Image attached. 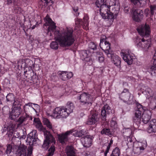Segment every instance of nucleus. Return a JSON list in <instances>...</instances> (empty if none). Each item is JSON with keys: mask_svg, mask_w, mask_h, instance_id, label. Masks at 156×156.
<instances>
[{"mask_svg": "<svg viewBox=\"0 0 156 156\" xmlns=\"http://www.w3.org/2000/svg\"><path fill=\"white\" fill-rule=\"evenodd\" d=\"M46 22L45 25L48 26V33L54 32L55 38L59 43L60 46L66 47L70 46L74 43L75 38L72 29L67 28L66 30H59L56 29L55 23L47 15L45 17Z\"/></svg>", "mask_w": 156, "mask_h": 156, "instance_id": "obj_1", "label": "nucleus"}, {"mask_svg": "<svg viewBox=\"0 0 156 156\" xmlns=\"http://www.w3.org/2000/svg\"><path fill=\"white\" fill-rule=\"evenodd\" d=\"M106 5L108 8L107 14L108 25L111 26L119 12V0H106Z\"/></svg>", "mask_w": 156, "mask_h": 156, "instance_id": "obj_2", "label": "nucleus"}, {"mask_svg": "<svg viewBox=\"0 0 156 156\" xmlns=\"http://www.w3.org/2000/svg\"><path fill=\"white\" fill-rule=\"evenodd\" d=\"M27 147L23 144L21 145L18 147L16 154L13 153L12 146L9 144L7 145L5 153L8 156H26Z\"/></svg>", "mask_w": 156, "mask_h": 156, "instance_id": "obj_3", "label": "nucleus"}, {"mask_svg": "<svg viewBox=\"0 0 156 156\" xmlns=\"http://www.w3.org/2000/svg\"><path fill=\"white\" fill-rule=\"evenodd\" d=\"M146 98L149 102V106L152 109L156 108V92H154L150 88H145Z\"/></svg>", "mask_w": 156, "mask_h": 156, "instance_id": "obj_4", "label": "nucleus"}, {"mask_svg": "<svg viewBox=\"0 0 156 156\" xmlns=\"http://www.w3.org/2000/svg\"><path fill=\"white\" fill-rule=\"evenodd\" d=\"M146 37H137L135 41L136 46L144 51H147L151 46V41L150 39H146Z\"/></svg>", "mask_w": 156, "mask_h": 156, "instance_id": "obj_5", "label": "nucleus"}, {"mask_svg": "<svg viewBox=\"0 0 156 156\" xmlns=\"http://www.w3.org/2000/svg\"><path fill=\"white\" fill-rule=\"evenodd\" d=\"M77 98L82 105L87 107L90 106L93 102L92 98L88 93L83 92L79 94Z\"/></svg>", "mask_w": 156, "mask_h": 156, "instance_id": "obj_6", "label": "nucleus"}, {"mask_svg": "<svg viewBox=\"0 0 156 156\" xmlns=\"http://www.w3.org/2000/svg\"><path fill=\"white\" fill-rule=\"evenodd\" d=\"M105 0H97L95 4L97 7L100 8L99 9L100 15L102 18L105 19H108V8L106 5Z\"/></svg>", "mask_w": 156, "mask_h": 156, "instance_id": "obj_7", "label": "nucleus"}, {"mask_svg": "<svg viewBox=\"0 0 156 156\" xmlns=\"http://www.w3.org/2000/svg\"><path fill=\"white\" fill-rule=\"evenodd\" d=\"M69 115L66 108L63 106L57 107L53 110V116L54 118H66Z\"/></svg>", "mask_w": 156, "mask_h": 156, "instance_id": "obj_8", "label": "nucleus"}, {"mask_svg": "<svg viewBox=\"0 0 156 156\" xmlns=\"http://www.w3.org/2000/svg\"><path fill=\"white\" fill-rule=\"evenodd\" d=\"M119 98L124 102L128 104H132L134 102L133 96L126 89H124L121 93Z\"/></svg>", "mask_w": 156, "mask_h": 156, "instance_id": "obj_9", "label": "nucleus"}, {"mask_svg": "<svg viewBox=\"0 0 156 156\" xmlns=\"http://www.w3.org/2000/svg\"><path fill=\"white\" fill-rule=\"evenodd\" d=\"M44 136L45 139L42 147L45 150H47L49 147V144L52 143L51 146H54V144L55 143V138L49 132H45Z\"/></svg>", "mask_w": 156, "mask_h": 156, "instance_id": "obj_10", "label": "nucleus"}, {"mask_svg": "<svg viewBox=\"0 0 156 156\" xmlns=\"http://www.w3.org/2000/svg\"><path fill=\"white\" fill-rule=\"evenodd\" d=\"M121 56L123 59L128 64H132L133 58V54L131 53L129 50H122L120 53Z\"/></svg>", "mask_w": 156, "mask_h": 156, "instance_id": "obj_11", "label": "nucleus"}, {"mask_svg": "<svg viewBox=\"0 0 156 156\" xmlns=\"http://www.w3.org/2000/svg\"><path fill=\"white\" fill-rule=\"evenodd\" d=\"M139 34L143 37H147L150 33L149 26L145 24L139 27L137 29Z\"/></svg>", "mask_w": 156, "mask_h": 156, "instance_id": "obj_12", "label": "nucleus"}, {"mask_svg": "<svg viewBox=\"0 0 156 156\" xmlns=\"http://www.w3.org/2000/svg\"><path fill=\"white\" fill-rule=\"evenodd\" d=\"M147 146V144L146 142L135 143L133 147H134V154H139L144 150Z\"/></svg>", "mask_w": 156, "mask_h": 156, "instance_id": "obj_13", "label": "nucleus"}, {"mask_svg": "<svg viewBox=\"0 0 156 156\" xmlns=\"http://www.w3.org/2000/svg\"><path fill=\"white\" fill-rule=\"evenodd\" d=\"M99 120L98 112L94 111L90 112V114L89 116L87 124L89 125H92L95 124Z\"/></svg>", "mask_w": 156, "mask_h": 156, "instance_id": "obj_14", "label": "nucleus"}, {"mask_svg": "<svg viewBox=\"0 0 156 156\" xmlns=\"http://www.w3.org/2000/svg\"><path fill=\"white\" fill-rule=\"evenodd\" d=\"M93 138V136L87 135L82 137L81 138V141L84 147H89L92 144Z\"/></svg>", "mask_w": 156, "mask_h": 156, "instance_id": "obj_15", "label": "nucleus"}, {"mask_svg": "<svg viewBox=\"0 0 156 156\" xmlns=\"http://www.w3.org/2000/svg\"><path fill=\"white\" fill-rule=\"evenodd\" d=\"M143 17V12L140 9H136L133 13L132 18L136 22H140Z\"/></svg>", "mask_w": 156, "mask_h": 156, "instance_id": "obj_16", "label": "nucleus"}, {"mask_svg": "<svg viewBox=\"0 0 156 156\" xmlns=\"http://www.w3.org/2000/svg\"><path fill=\"white\" fill-rule=\"evenodd\" d=\"M58 74L62 80L66 81L71 78L73 76L72 72L65 71H59Z\"/></svg>", "mask_w": 156, "mask_h": 156, "instance_id": "obj_17", "label": "nucleus"}, {"mask_svg": "<svg viewBox=\"0 0 156 156\" xmlns=\"http://www.w3.org/2000/svg\"><path fill=\"white\" fill-rule=\"evenodd\" d=\"M72 130H69L66 132L65 133L58 135V138L59 142L62 144L65 143L68 140V136L72 133Z\"/></svg>", "mask_w": 156, "mask_h": 156, "instance_id": "obj_18", "label": "nucleus"}, {"mask_svg": "<svg viewBox=\"0 0 156 156\" xmlns=\"http://www.w3.org/2000/svg\"><path fill=\"white\" fill-rule=\"evenodd\" d=\"M37 138L36 131L35 130H33L27 135L26 141L29 143H33L36 141Z\"/></svg>", "mask_w": 156, "mask_h": 156, "instance_id": "obj_19", "label": "nucleus"}, {"mask_svg": "<svg viewBox=\"0 0 156 156\" xmlns=\"http://www.w3.org/2000/svg\"><path fill=\"white\" fill-rule=\"evenodd\" d=\"M101 48L104 51L108 56L111 55L112 52L109 50L110 49V44L108 42L105 41L104 44L100 45Z\"/></svg>", "mask_w": 156, "mask_h": 156, "instance_id": "obj_20", "label": "nucleus"}, {"mask_svg": "<svg viewBox=\"0 0 156 156\" xmlns=\"http://www.w3.org/2000/svg\"><path fill=\"white\" fill-rule=\"evenodd\" d=\"M151 113L150 111L147 110L144 112L142 115V119L143 122L145 123H147L151 117Z\"/></svg>", "mask_w": 156, "mask_h": 156, "instance_id": "obj_21", "label": "nucleus"}, {"mask_svg": "<svg viewBox=\"0 0 156 156\" xmlns=\"http://www.w3.org/2000/svg\"><path fill=\"white\" fill-rule=\"evenodd\" d=\"M108 57H111L112 58V61L113 63L116 66L120 67L121 61V58L116 55L112 53L108 56Z\"/></svg>", "mask_w": 156, "mask_h": 156, "instance_id": "obj_22", "label": "nucleus"}, {"mask_svg": "<svg viewBox=\"0 0 156 156\" xmlns=\"http://www.w3.org/2000/svg\"><path fill=\"white\" fill-rule=\"evenodd\" d=\"M111 112L110 107L108 105H105L102 108L101 111V115L102 120H105L106 114H109Z\"/></svg>", "mask_w": 156, "mask_h": 156, "instance_id": "obj_23", "label": "nucleus"}, {"mask_svg": "<svg viewBox=\"0 0 156 156\" xmlns=\"http://www.w3.org/2000/svg\"><path fill=\"white\" fill-rule=\"evenodd\" d=\"M153 59L154 66L148 69V71L151 75L155 76L156 75V52L154 54Z\"/></svg>", "mask_w": 156, "mask_h": 156, "instance_id": "obj_24", "label": "nucleus"}, {"mask_svg": "<svg viewBox=\"0 0 156 156\" xmlns=\"http://www.w3.org/2000/svg\"><path fill=\"white\" fill-rule=\"evenodd\" d=\"M147 132L150 133L156 132V120L153 119L150 122V124L147 129Z\"/></svg>", "mask_w": 156, "mask_h": 156, "instance_id": "obj_25", "label": "nucleus"}, {"mask_svg": "<svg viewBox=\"0 0 156 156\" xmlns=\"http://www.w3.org/2000/svg\"><path fill=\"white\" fill-rule=\"evenodd\" d=\"M142 113H140L139 112H135L134 116L133 118V122L138 127L141 122V115Z\"/></svg>", "mask_w": 156, "mask_h": 156, "instance_id": "obj_26", "label": "nucleus"}, {"mask_svg": "<svg viewBox=\"0 0 156 156\" xmlns=\"http://www.w3.org/2000/svg\"><path fill=\"white\" fill-rule=\"evenodd\" d=\"M20 114L19 110L17 108H15L12 110L10 112L9 115V118L11 119L14 120L19 117Z\"/></svg>", "mask_w": 156, "mask_h": 156, "instance_id": "obj_27", "label": "nucleus"}, {"mask_svg": "<svg viewBox=\"0 0 156 156\" xmlns=\"http://www.w3.org/2000/svg\"><path fill=\"white\" fill-rule=\"evenodd\" d=\"M34 122L36 123V127L40 131H43L44 132V133L45 132H48L43 127L41 123L40 122L38 119L34 118Z\"/></svg>", "mask_w": 156, "mask_h": 156, "instance_id": "obj_28", "label": "nucleus"}, {"mask_svg": "<svg viewBox=\"0 0 156 156\" xmlns=\"http://www.w3.org/2000/svg\"><path fill=\"white\" fill-rule=\"evenodd\" d=\"M67 156H76V152L73 147L71 146H67L66 149Z\"/></svg>", "mask_w": 156, "mask_h": 156, "instance_id": "obj_29", "label": "nucleus"}, {"mask_svg": "<svg viewBox=\"0 0 156 156\" xmlns=\"http://www.w3.org/2000/svg\"><path fill=\"white\" fill-rule=\"evenodd\" d=\"M66 109H67V112L68 113V114L69 115L70 113L73 112L74 108V105L72 102L68 101L66 104Z\"/></svg>", "mask_w": 156, "mask_h": 156, "instance_id": "obj_30", "label": "nucleus"}, {"mask_svg": "<svg viewBox=\"0 0 156 156\" xmlns=\"http://www.w3.org/2000/svg\"><path fill=\"white\" fill-rule=\"evenodd\" d=\"M124 142L126 144L128 148L133 147L135 143H134L132 138L129 136L127 137V140H125Z\"/></svg>", "mask_w": 156, "mask_h": 156, "instance_id": "obj_31", "label": "nucleus"}, {"mask_svg": "<svg viewBox=\"0 0 156 156\" xmlns=\"http://www.w3.org/2000/svg\"><path fill=\"white\" fill-rule=\"evenodd\" d=\"M32 103H29L27 104H26L24 106V109L25 112H29L30 110L33 109L34 110H35V109H34L32 106Z\"/></svg>", "mask_w": 156, "mask_h": 156, "instance_id": "obj_32", "label": "nucleus"}, {"mask_svg": "<svg viewBox=\"0 0 156 156\" xmlns=\"http://www.w3.org/2000/svg\"><path fill=\"white\" fill-rule=\"evenodd\" d=\"M88 17L87 16H85L83 17V21L80 20L79 21V24H81L83 26L87 27L88 25Z\"/></svg>", "mask_w": 156, "mask_h": 156, "instance_id": "obj_33", "label": "nucleus"}, {"mask_svg": "<svg viewBox=\"0 0 156 156\" xmlns=\"http://www.w3.org/2000/svg\"><path fill=\"white\" fill-rule=\"evenodd\" d=\"M40 4L44 8L46 7L48 5H51L52 3V0H41Z\"/></svg>", "mask_w": 156, "mask_h": 156, "instance_id": "obj_34", "label": "nucleus"}, {"mask_svg": "<svg viewBox=\"0 0 156 156\" xmlns=\"http://www.w3.org/2000/svg\"><path fill=\"white\" fill-rule=\"evenodd\" d=\"M132 2L134 5L137 4L139 6H141L143 4H144L146 1H150V0H130Z\"/></svg>", "mask_w": 156, "mask_h": 156, "instance_id": "obj_35", "label": "nucleus"}, {"mask_svg": "<svg viewBox=\"0 0 156 156\" xmlns=\"http://www.w3.org/2000/svg\"><path fill=\"white\" fill-rule=\"evenodd\" d=\"M121 152L119 149L116 147L113 150L110 156H119Z\"/></svg>", "mask_w": 156, "mask_h": 156, "instance_id": "obj_36", "label": "nucleus"}, {"mask_svg": "<svg viewBox=\"0 0 156 156\" xmlns=\"http://www.w3.org/2000/svg\"><path fill=\"white\" fill-rule=\"evenodd\" d=\"M101 134H105L108 136L112 135V132L109 129L104 128L101 131Z\"/></svg>", "mask_w": 156, "mask_h": 156, "instance_id": "obj_37", "label": "nucleus"}, {"mask_svg": "<svg viewBox=\"0 0 156 156\" xmlns=\"http://www.w3.org/2000/svg\"><path fill=\"white\" fill-rule=\"evenodd\" d=\"M132 133L131 129L130 128L124 129L123 133L124 136L127 137L129 136Z\"/></svg>", "mask_w": 156, "mask_h": 156, "instance_id": "obj_38", "label": "nucleus"}, {"mask_svg": "<svg viewBox=\"0 0 156 156\" xmlns=\"http://www.w3.org/2000/svg\"><path fill=\"white\" fill-rule=\"evenodd\" d=\"M43 122L44 124L49 129H51L52 128V125L48 119H43Z\"/></svg>", "mask_w": 156, "mask_h": 156, "instance_id": "obj_39", "label": "nucleus"}, {"mask_svg": "<svg viewBox=\"0 0 156 156\" xmlns=\"http://www.w3.org/2000/svg\"><path fill=\"white\" fill-rule=\"evenodd\" d=\"M6 100L7 101L12 102L14 101L15 97L12 94H9L6 96Z\"/></svg>", "mask_w": 156, "mask_h": 156, "instance_id": "obj_40", "label": "nucleus"}, {"mask_svg": "<svg viewBox=\"0 0 156 156\" xmlns=\"http://www.w3.org/2000/svg\"><path fill=\"white\" fill-rule=\"evenodd\" d=\"M55 150V147L54 146H51L48 150L49 152L47 156H52L53 155Z\"/></svg>", "mask_w": 156, "mask_h": 156, "instance_id": "obj_41", "label": "nucleus"}, {"mask_svg": "<svg viewBox=\"0 0 156 156\" xmlns=\"http://www.w3.org/2000/svg\"><path fill=\"white\" fill-rule=\"evenodd\" d=\"M51 48L54 49H57L58 47V44L56 41H53L50 44Z\"/></svg>", "mask_w": 156, "mask_h": 156, "instance_id": "obj_42", "label": "nucleus"}, {"mask_svg": "<svg viewBox=\"0 0 156 156\" xmlns=\"http://www.w3.org/2000/svg\"><path fill=\"white\" fill-rule=\"evenodd\" d=\"M137 108L135 112H139L140 113H142L143 112L144 108L139 103L137 104Z\"/></svg>", "mask_w": 156, "mask_h": 156, "instance_id": "obj_43", "label": "nucleus"}, {"mask_svg": "<svg viewBox=\"0 0 156 156\" xmlns=\"http://www.w3.org/2000/svg\"><path fill=\"white\" fill-rule=\"evenodd\" d=\"M14 101L13 105L15 106L16 108L20 107L21 105L20 100L18 99H15Z\"/></svg>", "mask_w": 156, "mask_h": 156, "instance_id": "obj_44", "label": "nucleus"}, {"mask_svg": "<svg viewBox=\"0 0 156 156\" xmlns=\"http://www.w3.org/2000/svg\"><path fill=\"white\" fill-rule=\"evenodd\" d=\"M88 51H84L82 52L81 55V57L83 59L85 60L86 59L88 58L89 57L90 55L88 53Z\"/></svg>", "mask_w": 156, "mask_h": 156, "instance_id": "obj_45", "label": "nucleus"}, {"mask_svg": "<svg viewBox=\"0 0 156 156\" xmlns=\"http://www.w3.org/2000/svg\"><path fill=\"white\" fill-rule=\"evenodd\" d=\"M150 14L153 15L155 11L156 10V5H151L150 6Z\"/></svg>", "mask_w": 156, "mask_h": 156, "instance_id": "obj_46", "label": "nucleus"}, {"mask_svg": "<svg viewBox=\"0 0 156 156\" xmlns=\"http://www.w3.org/2000/svg\"><path fill=\"white\" fill-rule=\"evenodd\" d=\"M71 130L73 131L72 133H73V135L75 137H80L81 136V133H80V131L78 132L77 130Z\"/></svg>", "mask_w": 156, "mask_h": 156, "instance_id": "obj_47", "label": "nucleus"}, {"mask_svg": "<svg viewBox=\"0 0 156 156\" xmlns=\"http://www.w3.org/2000/svg\"><path fill=\"white\" fill-rule=\"evenodd\" d=\"M89 47L90 48L94 50L96 49V45L95 43L93 42H91L89 44Z\"/></svg>", "mask_w": 156, "mask_h": 156, "instance_id": "obj_48", "label": "nucleus"}, {"mask_svg": "<svg viewBox=\"0 0 156 156\" xmlns=\"http://www.w3.org/2000/svg\"><path fill=\"white\" fill-rule=\"evenodd\" d=\"M14 11L15 13H19L21 12V8L18 6L14 5Z\"/></svg>", "mask_w": 156, "mask_h": 156, "instance_id": "obj_49", "label": "nucleus"}, {"mask_svg": "<svg viewBox=\"0 0 156 156\" xmlns=\"http://www.w3.org/2000/svg\"><path fill=\"white\" fill-rule=\"evenodd\" d=\"M106 38V37L104 35H103L101 37L99 45H102V44H104V43L105 42V41H105Z\"/></svg>", "mask_w": 156, "mask_h": 156, "instance_id": "obj_50", "label": "nucleus"}, {"mask_svg": "<svg viewBox=\"0 0 156 156\" xmlns=\"http://www.w3.org/2000/svg\"><path fill=\"white\" fill-rule=\"evenodd\" d=\"M111 126L114 128L117 127V123L115 121L112 120L111 122Z\"/></svg>", "mask_w": 156, "mask_h": 156, "instance_id": "obj_51", "label": "nucleus"}, {"mask_svg": "<svg viewBox=\"0 0 156 156\" xmlns=\"http://www.w3.org/2000/svg\"><path fill=\"white\" fill-rule=\"evenodd\" d=\"M32 152V148L31 147H28L27 156H31Z\"/></svg>", "mask_w": 156, "mask_h": 156, "instance_id": "obj_52", "label": "nucleus"}, {"mask_svg": "<svg viewBox=\"0 0 156 156\" xmlns=\"http://www.w3.org/2000/svg\"><path fill=\"white\" fill-rule=\"evenodd\" d=\"M25 118L23 117H20L18 120V121L20 124H22L25 120Z\"/></svg>", "mask_w": 156, "mask_h": 156, "instance_id": "obj_53", "label": "nucleus"}, {"mask_svg": "<svg viewBox=\"0 0 156 156\" xmlns=\"http://www.w3.org/2000/svg\"><path fill=\"white\" fill-rule=\"evenodd\" d=\"M23 60L22 59H20L17 62V65L18 67H22V66Z\"/></svg>", "mask_w": 156, "mask_h": 156, "instance_id": "obj_54", "label": "nucleus"}, {"mask_svg": "<svg viewBox=\"0 0 156 156\" xmlns=\"http://www.w3.org/2000/svg\"><path fill=\"white\" fill-rule=\"evenodd\" d=\"M150 13L149 10L148 9H146L144 10V14L146 16H147L149 13Z\"/></svg>", "mask_w": 156, "mask_h": 156, "instance_id": "obj_55", "label": "nucleus"}, {"mask_svg": "<svg viewBox=\"0 0 156 156\" xmlns=\"http://www.w3.org/2000/svg\"><path fill=\"white\" fill-rule=\"evenodd\" d=\"M104 58L103 56H98V61L100 62H103L104 61Z\"/></svg>", "mask_w": 156, "mask_h": 156, "instance_id": "obj_56", "label": "nucleus"}, {"mask_svg": "<svg viewBox=\"0 0 156 156\" xmlns=\"http://www.w3.org/2000/svg\"><path fill=\"white\" fill-rule=\"evenodd\" d=\"M26 62H28L30 63V64L28 66L29 67H31V66L33 64V62L29 59H27L26 60Z\"/></svg>", "mask_w": 156, "mask_h": 156, "instance_id": "obj_57", "label": "nucleus"}, {"mask_svg": "<svg viewBox=\"0 0 156 156\" xmlns=\"http://www.w3.org/2000/svg\"><path fill=\"white\" fill-rule=\"evenodd\" d=\"M109 147H107V148L105 151L104 152V155L105 156H107V153L109 151L110 149H109Z\"/></svg>", "mask_w": 156, "mask_h": 156, "instance_id": "obj_58", "label": "nucleus"}, {"mask_svg": "<svg viewBox=\"0 0 156 156\" xmlns=\"http://www.w3.org/2000/svg\"><path fill=\"white\" fill-rule=\"evenodd\" d=\"M80 133H81V136L82 135H84L86 133H85V131L84 130V129H82L80 131Z\"/></svg>", "mask_w": 156, "mask_h": 156, "instance_id": "obj_59", "label": "nucleus"}, {"mask_svg": "<svg viewBox=\"0 0 156 156\" xmlns=\"http://www.w3.org/2000/svg\"><path fill=\"white\" fill-rule=\"evenodd\" d=\"M112 143H113V140H110V142H109L108 146H107V147H109V149H110V148L111 147V146L112 144Z\"/></svg>", "mask_w": 156, "mask_h": 156, "instance_id": "obj_60", "label": "nucleus"}, {"mask_svg": "<svg viewBox=\"0 0 156 156\" xmlns=\"http://www.w3.org/2000/svg\"><path fill=\"white\" fill-rule=\"evenodd\" d=\"M7 4L9 5L12 3L13 0H6Z\"/></svg>", "mask_w": 156, "mask_h": 156, "instance_id": "obj_61", "label": "nucleus"}, {"mask_svg": "<svg viewBox=\"0 0 156 156\" xmlns=\"http://www.w3.org/2000/svg\"><path fill=\"white\" fill-rule=\"evenodd\" d=\"M6 129H7V128L6 127H5L4 128V129H2V132H5Z\"/></svg>", "mask_w": 156, "mask_h": 156, "instance_id": "obj_62", "label": "nucleus"}, {"mask_svg": "<svg viewBox=\"0 0 156 156\" xmlns=\"http://www.w3.org/2000/svg\"><path fill=\"white\" fill-rule=\"evenodd\" d=\"M20 0H13V2H17L19 1Z\"/></svg>", "mask_w": 156, "mask_h": 156, "instance_id": "obj_63", "label": "nucleus"}, {"mask_svg": "<svg viewBox=\"0 0 156 156\" xmlns=\"http://www.w3.org/2000/svg\"><path fill=\"white\" fill-rule=\"evenodd\" d=\"M78 9H74V10L75 12L77 11Z\"/></svg>", "mask_w": 156, "mask_h": 156, "instance_id": "obj_64", "label": "nucleus"}]
</instances>
